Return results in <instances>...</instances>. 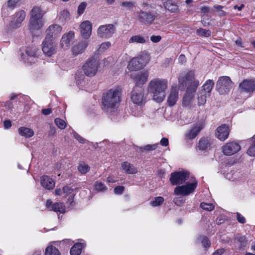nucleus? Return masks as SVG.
<instances>
[{
	"instance_id": "f257e3e1",
	"label": "nucleus",
	"mask_w": 255,
	"mask_h": 255,
	"mask_svg": "<svg viewBox=\"0 0 255 255\" xmlns=\"http://www.w3.org/2000/svg\"><path fill=\"white\" fill-rule=\"evenodd\" d=\"M122 92V88L117 87L103 93L101 107L105 113H111L118 107L121 102Z\"/></svg>"
},
{
	"instance_id": "f03ea898",
	"label": "nucleus",
	"mask_w": 255,
	"mask_h": 255,
	"mask_svg": "<svg viewBox=\"0 0 255 255\" xmlns=\"http://www.w3.org/2000/svg\"><path fill=\"white\" fill-rule=\"evenodd\" d=\"M168 81L166 79L156 78L150 81L149 91L153 94V99L158 103L162 102L165 97Z\"/></svg>"
},
{
	"instance_id": "7ed1b4c3",
	"label": "nucleus",
	"mask_w": 255,
	"mask_h": 255,
	"mask_svg": "<svg viewBox=\"0 0 255 255\" xmlns=\"http://www.w3.org/2000/svg\"><path fill=\"white\" fill-rule=\"evenodd\" d=\"M44 13L39 6H34L31 10L29 22V29L30 31L38 30L43 26L42 20Z\"/></svg>"
},
{
	"instance_id": "20e7f679",
	"label": "nucleus",
	"mask_w": 255,
	"mask_h": 255,
	"mask_svg": "<svg viewBox=\"0 0 255 255\" xmlns=\"http://www.w3.org/2000/svg\"><path fill=\"white\" fill-rule=\"evenodd\" d=\"M180 84L186 87L188 92L195 93L199 85V81L195 79V72L193 70L188 71L184 76L179 79Z\"/></svg>"
},
{
	"instance_id": "39448f33",
	"label": "nucleus",
	"mask_w": 255,
	"mask_h": 255,
	"mask_svg": "<svg viewBox=\"0 0 255 255\" xmlns=\"http://www.w3.org/2000/svg\"><path fill=\"white\" fill-rule=\"evenodd\" d=\"M238 89L240 94L244 95L245 99L252 97L255 92V79H244L239 83Z\"/></svg>"
},
{
	"instance_id": "423d86ee",
	"label": "nucleus",
	"mask_w": 255,
	"mask_h": 255,
	"mask_svg": "<svg viewBox=\"0 0 255 255\" xmlns=\"http://www.w3.org/2000/svg\"><path fill=\"white\" fill-rule=\"evenodd\" d=\"M149 60V57L147 54H140L130 60L128 66V69L130 71L141 69L145 66Z\"/></svg>"
},
{
	"instance_id": "0eeeda50",
	"label": "nucleus",
	"mask_w": 255,
	"mask_h": 255,
	"mask_svg": "<svg viewBox=\"0 0 255 255\" xmlns=\"http://www.w3.org/2000/svg\"><path fill=\"white\" fill-rule=\"evenodd\" d=\"M99 63L94 57L89 58L83 65L82 69L85 74L88 77H93L97 72Z\"/></svg>"
},
{
	"instance_id": "6e6552de",
	"label": "nucleus",
	"mask_w": 255,
	"mask_h": 255,
	"mask_svg": "<svg viewBox=\"0 0 255 255\" xmlns=\"http://www.w3.org/2000/svg\"><path fill=\"white\" fill-rule=\"evenodd\" d=\"M160 145L166 147L169 145V140L166 137H163L160 141V143L152 144H146L143 146L137 147L136 150L141 153H151L153 151H159Z\"/></svg>"
},
{
	"instance_id": "1a4fd4ad",
	"label": "nucleus",
	"mask_w": 255,
	"mask_h": 255,
	"mask_svg": "<svg viewBox=\"0 0 255 255\" xmlns=\"http://www.w3.org/2000/svg\"><path fill=\"white\" fill-rule=\"evenodd\" d=\"M233 85V83L229 77H220L216 83L217 90L220 94H226L231 90Z\"/></svg>"
},
{
	"instance_id": "9d476101",
	"label": "nucleus",
	"mask_w": 255,
	"mask_h": 255,
	"mask_svg": "<svg viewBox=\"0 0 255 255\" xmlns=\"http://www.w3.org/2000/svg\"><path fill=\"white\" fill-rule=\"evenodd\" d=\"M116 27L113 24H106L100 25L97 29V34L102 38L108 39L113 36L116 32Z\"/></svg>"
},
{
	"instance_id": "9b49d317",
	"label": "nucleus",
	"mask_w": 255,
	"mask_h": 255,
	"mask_svg": "<svg viewBox=\"0 0 255 255\" xmlns=\"http://www.w3.org/2000/svg\"><path fill=\"white\" fill-rule=\"evenodd\" d=\"M189 177V173L188 171H176L170 174L169 180L172 185H177L184 183Z\"/></svg>"
},
{
	"instance_id": "f8f14e48",
	"label": "nucleus",
	"mask_w": 255,
	"mask_h": 255,
	"mask_svg": "<svg viewBox=\"0 0 255 255\" xmlns=\"http://www.w3.org/2000/svg\"><path fill=\"white\" fill-rule=\"evenodd\" d=\"M197 185V181L187 183L185 185L178 186L175 188L174 192L176 195L187 196L193 192Z\"/></svg>"
},
{
	"instance_id": "ddd939ff",
	"label": "nucleus",
	"mask_w": 255,
	"mask_h": 255,
	"mask_svg": "<svg viewBox=\"0 0 255 255\" xmlns=\"http://www.w3.org/2000/svg\"><path fill=\"white\" fill-rule=\"evenodd\" d=\"M42 45V50L45 55L50 57L56 53L57 45L53 39L45 37Z\"/></svg>"
},
{
	"instance_id": "4468645a",
	"label": "nucleus",
	"mask_w": 255,
	"mask_h": 255,
	"mask_svg": "<svg viewBox=\"0 0 255 255\" xmlns=\"http://www.w3.org/2000/svg\"><path fill=\"white\" fill-rule=\"evenodd\" d=\"M138 13V20L145 25H151L157 17L156 13L151 11H146L141 10Z\"/></svg>"
},
{
	"instance_id": "2eb2a0df",
	"label": "nucleus",
	"mask_w": 255,
	"mask_h": 255,
	"mask_svg": "<svg viewBox=\"0 0 255 255\" xmlns=\"http://www.w3.org/2000/svg\"><path fill=\"white\" fill-rule=\"evenodd\" d=\"M144 88L134 87L130 93L131 101L138 106H141L145 103L144 98Z\"/></svg>"
},
{
	"instance_id": "dca6fc26",
	"label": "nucleus",
	"mask_w": 255,
	"mask_h": 255,
	"mask_svg": "<svg viewBox=\"0 0 255 255\" xmlns=\"http://www.w3.org/2000/svg\"><path fill=\"white\" fill-rule=\"evenodd\" d=\"M148 77L149 72L147 70H143L137 73L133 77V81L135 84L134 87L143 88L142 86L146 83Z\"/></svg>"
},
{
	"instance_id": "f3484780",
	"label": "nucleus",
	"mask_w": 255,
	"mask_h": 255,
	"mask_svg": "<svg viewBox=\"0 0 255 255\" xmlns=\"http://www.w3.org/2000/svg\"><path fill=\"white\" fill-rule=\"evenodd\" d=\"M62 29V27L58 24H51L46 29L45 37L54 40L60 36Z\"/></svg>"
},
{
	"instance_id": "a211bd4d",
	"label": "nucleus",
	"mask_w": 255,
	"mask_h": 255,
	"mask_svg": "<svg viewBox=\"0 0 255 255\" xmlns=\"http://www.w3.org/2000/svg\"><path fill=\"white\" fill-rule=\"evenodd\" d=\"M241 149L240 145L236 142H229L223 146V152L225 155H233Z\"/></svg>"
},
{
	"instance_id": "6ab92c4d",
	"label": "nucleus",
	"mask_w": 255,
	"mask_h": 255,
	"mask_svg": "<svg viewBox=\"0 0 255 255\" xmlns=\"http://www.w3.org/2000/svg\"><path fill=\"white\" fill-rule=\"evenodd\" d=\"M230 133L229 127L226 124H222L218 127L215 132L216 137L221 141L228 138Z\"/></svg>"
},
{
	"instance_id": "aec40b11",
	"label": "nucleus",
	"mask_w": 255,
	"mask_h": 255,
	"mask_svg": "<svg viewBox=\"0 0 255 255\" xmlns=\"http://www.w3.org/2000/svg\"><path fill=\"white\" fill-rule=\"evenodd\" d=\"M213 143V139L209 137H203L201 138L197 145L198 149L201 151L210 150L212 144Z\"/></svg>"
},
{
	"instance_id": "412c9836",
	"label": "nucleus",
	"mask_w": 255,
	"mask_h": 255,
	"mask_svg": "<svg viewBox=\"0 0 255 255\" xmlns=\"http://www.w3.org/2000/svg\"><path fill=\"white\" fill-rule=\"evenodd\" d=\"M92 25L91 22L86 20L82 22L80 25V32L82 36L85 39L89 38L92 33Z\"/></svg>"
},
{
	"instance_id": "4be33fe9",
	"label": "nucleus",
	"mask_w": 255,
	"mask_h": 255,
	"mask_svg": "<svg viewBox=\"0 0 255 255\" xmlns=\"http://www.w3.org/2000/svg\"><path fill=\"white\" fill-rule=\"evenodd\" d=\"M25 12L23 10H21L15 13L13 20L11 21L10 25L13 28H17L20 26L22 22L25 19Z\"/></svg>"
},
{
	"instance_id": "5701e85b",
	"label": "nucleus",
	"mask_w": 255,
	"mask_h": 255,
	"mask_svg": "<svg viewBox=\"0 0 255 255\" xmlns=\"http://www.w3.org/2000/svg\"><path fill=\"white\" fill-rule=\"evenodd\" d=\"M74 32L70 31L67 34H64L60 41L61 47L64 49L68 48L70 45L71 42L74 37Z\"/></svg>"
},
{
	"instance_id": "b1692460",
	"label": "nucleus",
	"mask_w": 255,
	"mask_h": 255,
	"mask_svg": "<svg viewBox=\"0 0 255 255\" xmlns=\"http://www.w3.org/2000/svg\"><path fill=\"white\" fill-rule=\"evenodd\" d=\"M202 128L203 127L201 125L193 127L185 134V139H193L198 135Z\"/></svg>"
},
{
	"instance_id": "393cba45",
	"label": "nucleus",
	"mask_w": 255,
	"mask_h": 255,
	"mask_svg": "<svg viewBox=\"0 0 255 255\" xmlns=\"http://www.w3.org/2000/svg\"><path fill=\"white\" fill-rule=\"evenodd\" d=\"M88 46V42L87 41H81L77 44L75 45L72 49V54L74 56L83 53L86 47Z\"/></svg>"
},
{
	"instance_id": "a878e982",
	"label": "nucleus",
	"mask_w": 255,
	"mask_h": 255,
	"mask_svg": "<svg viewBox=\"0 0 255 255\" xmlns=\"http://www.w3.org/2000/svg\"><path fill=\"white\" fill-rule=\"evenodd\" d=\"M178 99V90L176 88H172L168 97L167 104L169 106L172 107L175 105Z\"/></svg>"
},
{
	"instance_id": "bb28decb",
	"label": "nucleus",
	"mask_w": 255,
	"mask_h": 255,
	"mask_svg": "<svg viewBox=\"0 0 255 255\" xmlns=\"http://www.w3.org/2000/svg\"><path fill=\"white\" fill-rule=\"evenodd\" d=\"M41 184L47 190L52 189L55 186V182L53 179L47 175H44L41 177Z\"/></svg>"
},
{
	"instance_id": "cd10ccee",
	"label": "nucleus",
	"mask_w": 255,
	"mask_h": 255,
	"mask_svg": "<svg viewBox=\"0 0 255 255\" xmlns=\"http://www.w3.org/2000/svg\"><path fill=\"white\" fill-rule=\"evenodd\" d=\"M163 6L166 9L171 12H177L179 10L177 4L172 1L166 0L163 2Z\"/></svg>"
},
{
	"instance_id": "c85d7f7f",
	"label": "nucleus",
	"mask_w": 255,
	"mask_h": 255,
	"mask_svg": "<svg viewBox=\"0 0 255 255\" xmlns=\"http://www.w3.org/2000/svg\"><path fill=\"white\" fill-rule=\"evenodd\" d=\"M214 86V82L212 80H207L202 86L201 91L207 94L208 96H210Z\"/></svg>"
},
{
	"instance_id": "c756f323",
	"label": "nucleus",
	"mask_w": 255,
	"mask_h": 255,
	"mask_svg": "<svg viewBox=\"0 0 255 255\" xmlns=\"http://www.w3.org/2000/svg\"><path fill=\"white\" fill-rule=\"evenodd\" d=\"M18 132L21 136L26 138L32 137L34 135V131L32 129L25 127H21L18 128Z\"/></svg>"
},
{
	"instance_id": "7c9ffc66",
	"label": "nucleus",
	"mask_w": 255,
	"mask_h": 255,
	"mask_svg": "<svg viewBox=\"0 0 255 255\" xmlns=\"http://www.w3.org/2000/svg\"><path fill=\"white\" fill-rule=\"evenodd\" d=\"M122 167L123 169L128 174H134L137 171L136 168L127 161L124 162Z\"/></svg>"
},
{
	"instance_id": "2f4dec72",
	"label": "nucleus",
	"mask_w": 255,
	"mask_h": 255,
	"mask_svg": "<svg viewBox=\"0 0 255 255\" xmlns=\"http://www.w3.org/2000/svg\"><path fill=\"white\" fill-rule=\"evenodd\" d=\"M194 93H195L188 92L186 91L182 100V105L183 106H189L190 105L193 100Z\"/></svg>"
},
{
	"instance_id": "473e14b6",
	"label": "nucleus",
	"mask_w": 255,
	"mask_h": 255,
	"mask_svg": "<svg viewBox=\"0 0 255 255\" xmlns=\"http://www.w3.org/2000/svg\"><path fill=\"white\" fill-rule=\"evenodd\" d=\"M146 39L144 37L140 35H135L131 36L128 42L129 43H140V44H144L146 43Z\"/></svg>"
},
{
	"instance_id": "72a5a7b5",
	"label": "nucleus",
	"mask_w": 255,
	"mask_h": 255,
	"mask_svg": "<svg viewBox=\"0 0 255 255\" xmlns=\"http://www.w3.org/2000/svg\"><path fill=\"white\" fill-rule=\"evenodd\" d=\"M251 145L247 150V153L251 157H255V134L250 139Z\"/></svg>"
},
{
	"instance_id": "f704fd0d",
	"label": "nucleus",
	"mask_w": 255,
	"mask_h": 255,
	"mask_svg": "<svg viewBox=\"0 0 255 255\" xmlns=\"http://www.w3.org/2000/svg\"><path fill=\"white\" fill-rule=\"evenodd\" d=\"M82 247L81 243L75 244L70 250L71 255H80L82 252Z\"/></svg>"
},
{
	"instance_id": "c9c22d12",
	"label": "nucleus",
	"mask_w": 255,
	"mask_h": 255,
	"mask_svg": "<svg viewBox=\"0 0 255 255\" xmlns=\"http://www.w3.org/2000/svg\"><path fill=\"white\" fill-rule=\"evenodd\" d=\"M38 49L35 47H26L25 50V53L30 57H36L38 56Z\"/></svg>"
},
{
	"instance_id": "e433bc0d",
	"label": "nucleus",
	"mask_w": 255,
	"mask_h": 255,
	"mask_svg": "<svg viewBox=\"0 0 255 255\" xmlns=\"http://www.w3.org/2000/svg\"><path fill=\"white\" fill-rule=\"evenodd\" d=\"M50 210H52L55 212H59L61 213H64L65 206L62 203H55L51 206V209H50Z\"/></svg>"
},
{
	"instance_id": "4c0bfd02",
	"label": "nucleus",
	"mask_w": 255,
	"mask_h": 255,
	"mask_svg": "<svg viewBox=\"0 0 255 255\" xmlns=\"http://www.w3.org/2000/svg\"><path fill=\"white\" fill-rule=\"evenodd\" d=\"M45 255H60V253L56 247L49 246L46 249Z\"/></svg>"
},
{
	"instance_id": "58836bf2",
	"label": "nucleus",
	"mask_w": 255,
	"mask_h": 255,
	"mask_svg": "<svg viewBox=\"0 0 255 255\" xmlns=\"http://www.w3.org/2000/svg\"><path fill=\"white\" fill-rule=\"evenodd\" d=\"M90 169V167L84 162L79 164L78 166V170L80 173L85 174L87 173Z\"/></svg>"
},
{
	"instance_id": "ea45409f",
	"label": "nucleus",
	"mask_w": 255,
	"mask_h": 255,
	"mask_svg": "<svg viewBox=\"0 0 255 255\" xmlns=\"http://www.w3.org/2000/svg\"><path fill=\"white\" fill-rule=\"evenodd\" d=\"M208 94L201 91L198 95V104L199 106H202L204 105L206 102V98Z\"/></svg>"
},
{
	"instance_id": "a19ab883",
	"label": "nucleus",
	"mask_w": 255,
	"mask_h": 255,
	"mask_svg": "<svg viewBox=\"0 0 255 255\" xmlns=\"http://www.w3.org/2000/svg\"><path fill=\"white\" fill-rule=\"evenodd\" d=\"M70 17V13L67 10H63L62 11H61L59 15V19L62 21L64 22L65 21L68 20L69 19Z\"/></svg>"
},
{
	"instance_id": "79ce46f5",
	"label": "nucleus",
	"mask_w": 255,
	"mask_h": 255,
	"mask_svg": "<svg viewBox=\"0 0 255 255\" xmlns=\"http://www.w3.org/2000/svg\"><path fill=\"white\" fill-rule=\"evenodd\" d=\"M198 35L205 37H209L211 36V31L206 30L202 28H200L196 30Z\"/></svg>"
},
{
	"instance_id": "37998d69",
	"label": "nucleus",
	"mask_w": 255,
	"mask_h": 255,
	"mask_svg": "<svg viewBox=\"0 0 255 255\" xmlns=\"http://www.w3.org/2000/svg\"><path fill=\"white\" fill-rule=\"evenodd\" d=\"M54 122L56 125L61 129H64L66 128V123L60 118H56L54 120Z\"/></svg>"
},
{
	"instance_id": "c03bdc74",
	"label": "nucleus",
	"mask_w": 255,
	"mask_h": 255,
	"mask_svg": "<svg viewBox=\"0 0 255 255\" xmlns=\"http://www.w3.org/2000/svg\"><path fill=\"white\" fill-rule=\"evenodd\" d=\"M164 201V199L162 197H157L154 198V200L151 202L150 204L153 207H156L160 205Z\"/></svg>"
},
{
	"instance_id": "a18cd8bd",
	"label": "nucleus",
	"mask_w": 255,
	"mask_h": 255,
	"mask_svg": "<svg viewBox=\"0 0 255 255\" xmlns=\"http://www.w3.org/2000/svg\"><path fill=\"white\" fill-rule=\"evenodd\" d=\"M200 207L207 211H212L214 209V206L212 204L202 202L200 204Z\"/></svg>"
},
{
	"instance_id": "49530a36",
	"label": "nucleus",
	"mask_w": 255,
	"mask_h": 255,
	"mask_svg": "<svg viewBox=\"0 0 255 255\" xmlns=\"http://www.w3.org/2000/svg\"><path fill=\"white\" fill-rule=\"evenodd\" d=\"M95 187L96 190L99 191H105L107 189V187L101 182H97Z\"/></svg>"
},
{
	"instance_id": "de8ad7c7",
	"label": "nucleus",
	"mask_w": 255,
	"mask_h": 255,
	"mask_svg": "<svg viewBox=\"0 0 255 255\" xmlns=\"http://www.w3.org/2000/svg\"><path fill=\"white\" fill-rule=\"evenodd\" d=\"M87 6V3L86 2H82L78 6V10L77 12L78 14L80 15L82 14Z\"/></svg>"
},
{
	"instance_id": "09e8293b",
	"label": "nucleus",
	"mask_w": 255,
	"mask_h": 255,
	"mask_svg": "<svg viewBox=\"0 0 255 255\" xmlns=\"http://www.w3.org/2000/svg\"><path fill=\"white\" fill-rule=\"evenodd\" d=\"M73 191V189L68 186H64L62 189V193L64 195L65 197L72 194Z\"/></svg>"
},
{
	"instance_id": "8fccbe9b",
	"label": "nucleus",
	"mask_w": 255,
	"mask_h": 255,
	"mask_svg": "<svg viewBox=\"0 0 255 255\" xmlns=\"http://www.w3.org/2000/svg\"><path fill=\"white\" fill-rule=\"evenodd\" d=\"M111 45V42L109 41L104 42H103L101 45L100 47V51H105V50L107 49L108 48H109Z\"/></svg>"
},
{
	"instance_id": "3c124183",
	"label": "nucleus",
	"mask_w": 255,
	"mask_h": 255,
	"mask_svg": "<svg viewBox=\"0 0 255 255\" xmlns=\"http://www.w3.org/2000/svg\"><path fill=\"white\" fill-rule=\"evenodd\" d=\"M20 0H8L7 1V6L13 9Z\"/></svg>"
},
{
	"instance_id": "603ef678",
	"label": "nucleus",
	"mask_w": 255,
	"mask_h": 255,
	"mask_svg": "<svg viewBox=\"0 0 255 255\" xmlns=\"http://www.w3.org/2000/svg\"><path fill=\"white\" fill-rule=\"evenodd\" d=\"M134 5V2L132 1H123L121 3V6L128 7L129 8H132Z\"/></svg>"
},
{
	"instance_id": "864d4df0",
	"label": "nucleus",
	"mask_w": 255,
	"mask_h": 255,
	"mask_svg": "<svg viewBox=\"0 0 255 255\" xmlns=\"http://www.w3.org/2000/svg\"><path fill=\"white\" fill-rule=\"evenodd\" d=\"M236 240L242 244H244L246 242L245 236L241 235H237L236 237Z\"/></svg>"
},
{
	"instance_id": "5fc2aeb1",
	"label": "nucleus",
	"mask_w": 255,
	"mask_h": 255,
	"mask_svg": "<svg viewBox=\"0 0 255 255\" xmlns=\"http://www.w3.org/2000/svg\"><path fill=\"white\" fill-rule=\"evenodd\" d=\"M74 136L80 143H84L85 142L86 139L80 136L78 133L74 132Z\"/></svg>"
},
{
	"instance_id": "6e6d98bb",
	"label": "nucleus",
	"mask_w": 255,
	"mask_h": 255,
	"mask_svg": "<svg viewBox=\"0 0 255 255\" xmlns=\"http://www.w3.org/2000/svg\"><path fill=\"white\" fill-rule=\"evenodd\" d=\"M202 244L205 248H207L210 246V242L206 237H204L202 240Z\"/></svg>"
},
{
	"instance_id": "4d7b16f0",
	"label": "nucleus",
	"mask_w": 255,
	"mask_h": 255,
	"mask_svg": "<svg viewBox=\"0 0 255 255\" xmlns=\"http://www.w3.org/2000/svg\"><path fill=\"white\" fill-rule=\"evenodd\" d=\"M124 190V187L122 186H118L115 188L114 192L117 194H121Z\"/></svg>"
},
{
	"instance_id": "13d9d810",
	"label": "nucleus",
	"mask_w": 255,
	"mask_h": 255,
	"mask_svg": "<svg viewBox=\"0 0 255 255\" xmlns=\"http://www.w3.org/2000/svg\"><path fill=\"white\" fill-rule=\"evenodd\" d=\"M161 39V36L160 35H152L150 37V40L153 43H157Z\"/></svg>"
},
{
	"instance_id": "bf43d9fd",
	"label": "nucleus",
	"mask_w": 255,
	"mask_h": 255,
	"mask_svg": "<svg viewBox=\"0 0 255 255\" xmlns=\"http://www.w3.org/2000/svg\"><path fill=\"white\" fill-rule=\"evenodd\" d=\"M237 219L238 221L241 224H244L246 222L245 217L239 213H237Z\"/></svg>"
},
{
	"instance_id": "052dcab7",
	"label": "nucleus",
	"mask_w": 255,
	"mask_h": 255,
	"mask_svg": "<svg viewBox=\"0 0 255 255\" xmlns=\"http://www.w3.org/2000/svg\"><path fill=\"white\" fill-rule=\"evenodd\" d=\"M5 108L9 110H11L13 108V105L12 102L10 101H6L4 104Z\"/></svg>"
},
{
	"instance_id": "680f3d73",
	"label": "nucleus",
	"mask_w": 255,
	"mask_h": 255,
	"mask_svg": "<svg viewBox=\"0 0 255 255\" xmlns=\"http://www.w3.org/2000/svg\"><path fill=\"white\" fill-rule=\"evenodd\" d=\"M52 111L51 108L43 109L41 111V113L45 116L49 115L52 113Z\"/></svg>"
},
{
	"instance_id": "e2e57ef3",
	"label": "nucleus",
	"mask_w": 255,
	"mask_h": 255,
	"mask_svg": "<svg viewBox=\"0 0 255 255\" xmlns=\"http://www.w3.org/2000/svg\"><path fill=\"white\" fill-rule=\"evenodd\" d=\"M179 62L182 64H183L186 62V58L184 54H181L179 55L178 58Z\"/></svg>"
},
{
	"instance_id": "0e129e2a",
	"label": "nucleus",
	"mask_w": 255,
	"mask_h": 255,
	"mask_svg": "<svg viewBox=\"0 0 255 255\" xmlns=\"http://www.w3.org/2000/svg\"><path fill=\"white\" fill-rule=\"evenodd\" d=\"M4 127L5 128H9L11 127V121L9 120H5L3 122Z\"/></svg>"
},
{
	"instance_id": "69168bd1",
	"label": "nucleus",
	"mask_w": 255,
	"mask_h": 255,
	"mask_svg": "<svg viewBox=\"0 0 255 255\" xmlns=\"http://www.w3.org/2000/svg\"><path fill=\"white\" fill-rule=\"evenodd\" d=\"M200 12L203 13H206L209 12V7L207 6H204L200 8Z\"/></svg>"
},
{
	"instance_id": "338daca9",
	"label": "nucleus",
	"mask_w": 255,
	"mask_h": 255,
	"mask_svg": "<svg viewBox=\"0 0 255 255\" xmlns=\"http://www.w3.org/2000/svg\"><path fill=\"white\" fill-rule=\"evenodd\" d=\"M224 252L225 250L224 249H218L213 253V255H221Z\"/></svg>"
},
{
	"instance_id": "774afa93",
	"label": "nucleus",
	"mask_w": 255,
	"mask_h": 255,
	"mask_svg": "<svg viewBox=\"0 0 255 255\" xmlns=\"http://www.w3.org/2000/svg\"><path fill=\"white\" fill-rule=\"evenodd\" d=\"M245 7V5L244 4H241L240 6L238 5H235L234 7V9H237L239 10H241Z\"/></svg>"
}]
</instances>
